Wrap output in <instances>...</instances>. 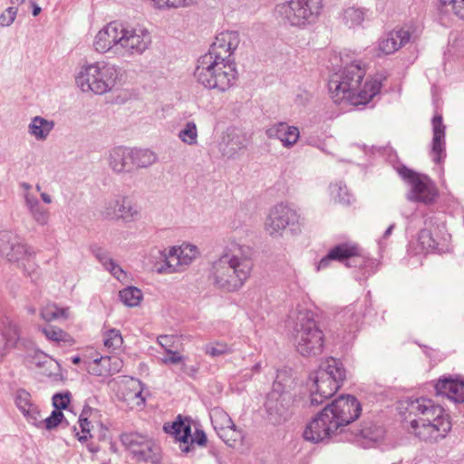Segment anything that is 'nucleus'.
Instances as JSON below:
<instances>
[{
  "mask_svg": "<svg viewBox=\"0 0 464 464\" xmlns=\"http://www.w3.org/2000/svg\"><path fill=\"white\" fill-rule=\"evenodd\" d=\"M151 44V34L144 25L116 20L97 32L92 46L101 54L111 53L117 57L130 59L142 55Z\"/></svg>",
  "mask_w": 464,
  "mask_h": 464,
  "instance_id": "nucleus-1",
  "label": "nucleus"
},
{
  "mask_svg": "<svg viewBox=\"0 0 464 464\" xmlns=\"http://www.w3.org/2000/svg\"><path fill=\"white\" fill-rule=\"evenodd\" d=\"M366 69L360 61H353L343 70L331 75L328 89L335 103L347 101L350 104L365 105L377 95L386 80L382 72L367 79L361 87Z\"/></svg>",
  "mask_w": 464,
  "mask_h": 464,
  "instance_id": "nucleus-2",
  "label": "nucleus"
},
{
  "mask_svg": "<svg viewBox=\"0 0 464 464\" xmlns=\"http://www.w3.org/2000/svg\"><path fill=\"white\" fill-rule=\"evenodd\" d=\"M253 267V249L232 243L212 264L210 279L216 288L227 293L236 292L247 281Z\"/></svg>",
  "mask_w": 464,
  "mask_h": 464,
  "instance_id": "nucleus-3",
  "label": "nucleus"
},
{
  "mask_svg": "<svg viewBox=\"0 0 464 464\" xmlns=\"http://www.w3.org/2000/svg\"><path fill=\"white\" fill-rule=\"evenodd\" d=\"M309 378L312 381L309 405L317 407L337 392L346 378V371L339 360L330 357Z\"/></svg>",
  "mask_w": 464,
  "mask_h": 464,
  "instance_id": "nucleus-4",
  "label": "nucleus"
},
{
  "mask_svg": "<svg viewBox=\"0 0 464 464\" xmlns=\"http://www.w3.org/2000/svg\"><path fill=\"white\" fill-rule=\"evenodd\" d=\"M194 77L205 88L224 92L236 83L237 72L234 62H223L211 55H201L198 59Z\"/></svg>",
  "mask_w": 464,
  "mask_h": 464,
  "instance_id": "nucleus-5",
  "label": "nucleus"
},
{
  "mask_svg": "<svg viewBox=\"0 0 464 464\" xmlns=\"http://www.w3.org/2000/svg\"><path fill=\"white\" fill-rule=\"evenodd\" d=\"M119 80L120 68L106 61L82 65L76 76V83L82 92L99 95L112 91Z\"/></svg>",
  "mask_w": 464,
  "mask_h": 464,
  "instance_id": "nucleus-6",
  "label": "nucleus"
},
{
  "mask_svg": "<svg viewBox=\"0 0 464 464\" xmlns=\"http://www.w3.org/2000/svg\"><path fill=\"white\" fill-rule=\"evenodd\" d=\"M295 346L302 356H317L324 351V334L309 311L298 313Z\"/></svg>",
  "mask_w": 464,
  "mask_h": 464,
  "instance_id": "nucleus-7",
  "label": "nucleus"
},
{
  "mask_svg": "<svg viewBox=\"0 0 464 464\" xmlns=\"http://www.w3.org/2000/svg\"><path fill=\"white\" fill-rule=\"evenodd\" d=\"M163 263L155 264L158 274H173L184 271L199 256L198 248L192 244L183 243L160 251Z\"/></svg>",
  "mask_w": 464,
  "mask_h": 464,
  "instance_id": "nucleus-8",
  "label": "nucleus"
},
{
  "mask_svg": "<svg viewBox=\"0 0 464 464\" xmlns=\"http://www.w3.org/2000/svg\"><path fill=\"white\" fill-rule=\"evenodd\" d=\"M104 219L130 224L138 222L141 217V207L130 195L118 194L107 200L101 210Z\"/></svg>",
  "mask_w": 464,
  "mask_h": 464,
  "instance_id": "nucleus-9",
  "label": "nucleus"
},
{
  "mask_svg": "<svg viewBox=\"0 0 464 464\" xmlns=\"http://www.w3.org/2000/svg\"><path fill=\"white\" fill-rule=\"evenodd\" d=\"M400 175L407 180L411 187L407 195L409 200L430 204L437 198V188L428 176L416 173L405 167L400 169Z\"/></svg>",
  "mask_w": 464,
  "mask_h": 464,
  "instance_id": "nucleus-10",
  "label": "nucleus"
},
{
  "mask_svg": "<svg viewBox=\"0 0 464 464\" xmlns=\"http://www.w3.org/2000/svg\"><path fill=\"white\" fill-rule=\"evenodd\" d=\"M332 420L338 424V428L347 426L357 420L362 412V405L353 395H342L331 404L325 406Z\"/></svg>",
  "mask_w": 464,
  "mask_h": 464,
  "instance_id": "nucleus-11",
  "label": "nucleus"
},
{
  "mask_svg": "<svg viewBox=\"0 0 464 464\" xmlns=\"http://www.w3.org/2000/svg\"><path fill=\"white\" fill-rule=\"evenodd\" d=\"M408 411L410 414L418 417L414 420L420 422H433V424L442 421H450V416L445 410L439 404L428 398H418L409 403Z\"/></svg>",
  "mask_w": 464,
  "mask_h": 464,
  "instance_id": "nucleus-12",
  "label": "nucleus"
},
{
  "mask_svg": "<svg viewBox=\"0 0 464 464\" xmlns=\"http://www.w3.org/2000/svg\"><path fill=\"white\" fill-rule=\"evenodd\" d=\"M325 407L307 424L304 438L306 440L319 442L329 439L338 430V424L332 420Z\"/></svg>",
  "mask_w": 464,
  "mask_h": 464,
  "instance_id": "nucleus-13",
  "label": "nucleus"
},
{
  "mask_svg": "<svg viewBox=\"0 0 464 464\" xmlns=\"http://www.w3.org/2000/svg\"><path fill=\"white\" fill-rule=\"evenodd\" d=\"M123 442L140 459L158 464L161 459L160 448L151 440L138 434L126 435Z\"/></svg>",
  "mask_w": 464,
  "mask_h": 464,
  "instance_id": "nucleus-14",
  "label": "nucleus"
},
{
  "mask_svg": "<svg viewBox=\"0 0 464 464\" xmlns=\"http://www.w3.org/2000/svg\"><path fill=\"white\" fill-rule=\"evenodd\" d=\"M0 252L10 262H19L34 255L31 246L9 231L0 232Z\"/></svg>",
  "mask_w": 464,
  "mask_h": 464,
  "instance_id": "nucleus-15",
  "label": "nucleus"
},
{
  "mask_svg": "<svg viewBox=\"0 0 464 464\" xmlns=\"http://www.w3.org/2000/svg\"><path fill=\"white\" fill-rule=\"evenodd\" d=\"M323 9V0H292V26L314 24Z\"/></svg>",
  "mask_w": 464,
  "mask_h": 464,
  "instance_id": "nucleus-16",
  "label": "nucleus"
},
{
  "mask_svg": "<svg viewBox=\"0 0 464 464\" xmlns=\"http://www.w3.org/2000/svg\"><path fill=\"white\" fill-rule=\"evenodd\" d=\"M240 43L238 33L235 31H225L219 33L209 51L204 55L213 56V58L223 62H233L231 55L237 48Z\"/></svg>",
  "mask_w": 464,
  "mask_h": 464,
  "instance_id": "nucleus-17",
  "label": "nucleus"
},
{
  "mask_svg": "<svg viewBox=\"0 0 464 464\" xmlns=\"http://www.w3.org/2000/svg\"><path fill=\"white\" fill-rule=\"evenodd\" d=\"M211 423L218 435L227 444L232 446L241 438V432L237 429L230 416L221 408L216 407L210 411Z\"/></svg>",
  "mask_w": 464,
  "mask_h": 464,
  "instance_id": "nucleus-18",
  "label": "nucleus"
},
{
  "mask_svg": "<svg viewBox=\"0 0 464 464\" xmlns=\"http://www.w3.org/2000/svg\"><path fill=\"white\" fill-rule=\"evenodd\" d=\"M411 432L415 437L425 442L434 443L444 439L451 430V421H442L433 424V422H420L419 420H411Z\"/></svg>",
  "mask_w": 464,
  "mask_h": 464,
  "instance_id": "nucleus-19",
  "label": "nucleus"
},
{
  "mask_svg": "<svg viewBox=\"0 0 464 464\" xmlns=\"http://www.w3.org/2000/svg\"><path fill=\"white\" fill-rule=\"evenodd\" d=\"M142 391L140 381L131 377H123L119 382L117 396L130 409H137L142 407L145 402Z\"/></svg>",
  "mask_w": 464,
  "mask_h": 464,
  "instance_id": "nucleus-20",
  "label": "nucleus"
},
{
  "mask_svg": "<svg viewBox=\"0 0 464 464\" xmlns=\"http://www.w3.org/2000/svg\"><path fill=\"white\" fill-rule=\"evenodd\" d=\"M360 256V248L356 244L342 243L333 246L326 256L321 258L317 265V270L327 268L333 261L344 263L346 266H352L349 259Z\"/></svg>",
  "mask_w": 464,
  "mask_h": 464,
  "instance_id": "nucleus-21",
  "label": "nucleus"
},
{
  "mask_svg": "<svg viewBox=\"0 0 464 464\" xmlns=\"http://www.w3.org/2000/svg\"><path fill=\"white\" fill-rule=\"evenodd\" d=\"M247 139L246 134L235 127L227 128L219 143V150L228 159L234 158L240 150L246 149Z\"/></svg>",
  "mask_w": 464,
  "mask_h": 464,
  "instance_id": "nucleus-22",
  "label": "nucleus"
},
{
  "mask_svg": "<svg viewBox=\"0 0 464 464\" xmlns=\"http://www.w3.org/2000/svg\"><path fill=\"white\" fill-rule=\"evenodd\" d=\"M20 340V328L11 319H0V359L15 348Z\"/></svg>",
  "mask_w": 464,
  "mask_h": 464,
  "instance_id": "nucleus-23",
  "label": "nucleus"
},
{
  "mask_svg": "<svg viewBox=\"0 0 464 464\" xmlns=\"http://www.w3.org/2000/svg\"><path fill=\"white\" fill-rule=\"evenodd\" d=\"M85 369L89 373L96 376H110L119 372L123 362L118 356H101L91 362H84Z\"/></svg>",
  "mask_w": 464,
  "mask_h": 464,
  "instance_id": "nucleus-24",
  "label": "nucleus"
},
{
  "mask_svg": "<svg viewBox=\"0 0 464 464\" xmlns=\"http://www.w3.org/2000/svg\"><path fill=\"white\" fill-rule=\"evenodd\" d=\"M131 149L115 147L109 151L107 161L110 169L116 174L130 173L133 171Z\"/></svg>",
  "mask_w": 464,
  "mask_h": 464,
  "instance_id": "nucleus-25",
  "label": "nucleus"
},
{
  "mask_svg": "<svg viewBox=\"0 0 464 464\" xmlns=\"http://www.w3.org/2000/svg\"><path fill=\"white\" fill-rule=\"evenodd\" d=\"M290 208L287 203L275 206L266 220V230L271 236L280 235L289 224Z\"/></svg>",
  "mask_w": 464,
  "mask_h": 464,
  "instance_id": "nucleus-26",
  "label": "nucleus"
},
{
  "mask_svg": "<svg viewBox=\"0 0 464 464\" xmlns=\"http://www.w3.org/2000/svg\"><path fill=\"white\" fill-rule=\"evenodd\" d=\"M411 40V33L404 28L392 30L379 42V51L382 54H392Z\"/></svg>",
  "mask_w": 464,
  "mask_h": 464,
  "instance_id": "nucleus-27",
  "label": "nucleus"
},
{
  "mask_svg": "<svg viewBox=\"0 0 464 464\" xmlns=\"http://www.w3.org/2000/svg\"><path fill=\"white\" fill-rule=\"evenodd\" d=\"M445 125L443 124L442 116L436 114L432 118V145L431 154L433 156V161L435 163H441L446 157L445 152Z\"/></svg>",
  "mask_w": 464,
  "mask_h": 464,
  "instance_id": "nucleus-28",
  "label": "nucleus"
},
{
  "mask_svg": "<svg viewBox=\"0 0 464 464\" xmlns=\"http://www.w3.org/2000/svg\"><path fill=\"white\" fill-rule=\"evenodd\" d=\"M437 394L445 395L455 402L464 401V382L451 377H443L435 384Z\"/></svg>",
  "mask_w": 464,
  "mask_h": 464,
  "instance_id": "nucleus-29",
  "label": "nucleus"
},
{
  "mask_svg": "<svg viewBox=\"0 0 464 464\" xmlns=\"http://www.w3.org/2000/svg\"><path fill=\"white\" fill-rule=\"evenodd\" d=\"M15 404L24 416L32 424L38 423L40 410L31 399V394L25 390H18L15 394Z\"/></svg>",
  "mask_w": 464,
  "mask_h": 464,
  "instance_id": "nucleus-30",
  "label": "nucleus"
},
{
  "mask_svg": "<svg viewBox=\"0 0 464 464\" xmlns=\"http://www.w3.org/2000/svg\"><path fill=\"white\" fill-rule=\"evenodd\" d=\"M32 219L39 226H46L50 221V211L47 208L44 207L36 195H25L24 204Z\"/></svg>",
  "mask_w": 464,
  "mask_h": 464,
  "instance_id": "nucleus-31",
  "label": "nucleus"
},
{
  "mask_svg": "<svg viewBox=\"0 0 464 464\" xmlns=\"http://www.w3.org/2000/svg\"><path fill=\"white\" fill-rule=\"evenodd\" d=\"M97 416L98 411L95 409L87 405L83 407L78 420L82 434L79 432L76 434L81 442H85L88 438L92 437L91 431Z\"/></svg>",
  "mask_w": 464,
  "mask_h": 464,
  "instance_id": "nucleus-32",
  "label": "nucleus"
},
{
  "mask_svg": "<svg viewBox=\"0 0 464 464\" xmlns=\"http://www.w3.org/2000/svg\"><path fill=\"white\" fill-rule=\"evenodd\" d=\"M54 121L41 116H35L28 125V133L36 140H45L54 128Z\"/></svg>",
  "mask_w": 464,
  "mask_h": 464,
  "instance_id": "nucleus-33",
  "label": "nucleus"
},
{
  "mask_svg": "<svg viewBox=\"0 0 464 464\" xmlns=\"http://www.w3.org/2000/svg\"><path fill=\"white\" fill-rule=\"evenodd\" d=\"M133 170L150 167L158 161L157 154L148 149H131Z\"/></svg>",
  "mask_w": 464,
  "mask_h": 464,
  "instance_id": "nucleus-34",
  "label": "nucleus"
},
{
  "mask_svg": "<svg viewBox=\"0 0 464 464\" xmlns=\"http://www.w3.org/2000/svg\"><path fill=\"white\" fill-rule=\"evenodd\" d=\"M421 247L427 251H442L445 238L435 237L430 229H421L418 237Z\"/></svg>",
  "mask_w": 464,
  "mask_h": 464,
  "instance_id": "nucleus-35",
  "label": "nucleus"
},
{
  "mask_svg": "<svg viewBox=\"0 0 464 464\" xmlns=\"http://www.w3.org/2000/svg\"><path fill=\"white\" fill-rule=\"evenodd\" d=\"M367 11V9L362 7L350 6L343 12V22L349 28L360 26L365 19Z\"/></svg>",
  "mask_w": 464,
  "mask_h": 464,
  "instance_id": "nucleus-36",
  "label": "nucleus"
},
{
  "mask_svg": "<svg viewBox=\"0 0 464 464\" xmlns=\"http://www.w3.org/2000/svg\"><path fill=\"white\" fill-rule=\"evenodd\" d=\"M42 332L47 340L56 343L57 344L63 343L71 346L75 343L71 334L56 326L48 325L44 327Z\"/></svg>",
  "mask_w": 464,
  "mask_h": 464,
  "instance_id": "nucleus-37",
  "label": "nucleus"
},
{
  "mask_svg": "<svg viewBox=\"0 0 464 464\" xmlns=\"http://www.w3.org/2000/svg\"><path fill=\"white\" fill-rule=\"evenodd\" d=\"M438 9L441 14L464 20V0H439Z\"/></svg>",
  "mask_w": 464,
  "mask_h": 464,
  "instance_id": "nucleus-38",
  "label": "nucleus"
},
{
  "mask_svg": "<svg viewBox=\"0 0 464 464\" xmlns=\"http://www.w3.org/2000/svg\"><path fill=\"white\" fill-rule=\"evenodd\" d=\"M164 430L168 433L175 435L176 439L183 443H188L191 429L188 424L183 421H174L171 424H165Z\"/></svg>",
  "mask_w": 464,
  "mask_h": 464,
  "instance_id": "nucleus-39",
  "label": "nucleus"
},
{
  "mask_svg": "<svg viewBox=\"0 0 464 464\" xmlns=\"http://www.w3.org/2000/svg\"><path fill=\"white\" fill-rule=\"evenodd\" d=\"M102 342L109 353H115L121 348L123 338L120 330L108 329L102 334Z\"/></svg>",
  "mask_w": 464,
  "mask_h": 464,
  "instance_id": "nucleus-40",
  "label": "nucleus"
},
{
  "mask_svg": "<svg viewBox=\"0 0 464 464\" xmlns=\"http://www.w3.org/2000/svg\"><path fill=\"white\" fill-rule=\"evenodd\" d=\"M266 134L270 139L280 140L285 147H288L290 144V125L286 122H279L271 126L266 130Z\"/></svg>",
  "mask_w": 464,
  "mask_h": 464,
  "instance_id": "nucleus-41",
  "label": "nucleus"
},
{
  "mask_svg": "<svg viewBox=\"0 0 464 464\" xmlns=\"http://www.w3.org/2000/svg\"><path fill=\"white\" fill-rule=\"evenodd\" d=\"M119 296L121 301L130 307L139 305L143 298L141 290L134 286H129L121 290Z\"/></svg>",
  "mask_w": 464,
  "mask_h": 464,
  "instance_id": "nucleus-42",
  "label": "nucleus"
},
{
  "mask_svg": "<svg viewBox=\"0 0 464 464\" xmlns=\"http://www.w3.org/2000/svg\"><path fill=\"white\" fill-rule=\"evenodd\" d=\"M33 360L37 367L44 368L43 374L46 376L54 375L58 370V363L44 353H36Z\"/></svg>",
  "mask_w": 464,
  "mask_h": 464,
  "instance_id": "nucleus-43",
  "label": "nucleus"
},
{
  "mask_svg": "<svg viewBox=\"0 0 464 464\" xmlns=\"http://www.w3.org/2000/svg\"><path fill=\"white\" fill-rule=\"evenodd\" d=\"M41 317L46 322H51L60 318L67 319L69 317V309L59 308L54 304H49L42 308Z\"/></svg>",
  "mask_w": 464,
  "mask_h": 464,
  "instance_id": "nucleus-44",
  "label": "nucleus"
},
{
  "mask_svg": "<svg viewBox=\"0 0 464 464\" xmlns=\"http://www.w3.org/2000/svg\"><path fill=\"white\" fill-rule=\"evenodd\" d=\"M357 437H362L372 441H377L383 436V430L372 422L364 425L355 433Z\"/></svg>",
  "mask_w": 464,
  "mask_h": 464,
  "instance_id": "nucleus-45",
  "label": "nucleus"
},
{
  "mask_svg": "<svg viewBox=\"0 0 464 464\" xmlns=\"http://www.w3.org/2000/svg\"><path fill=\"white\" fill-rule=\"evenodd\" d=\"M179 138L188 145H195L198 142V129L193 121H188L179 132Z\"/></svg>",
  "mask_w": 464,
  "mask_h": 464,
  "instance_id": "nucleus-46",
  "label": "nucleus"
},
{
  "mask_svg": "<svg viewBox=\"0 0 464 464\" xmlns=\"http://www.w3.org/2000/svg\"><path fill=\"white\" fill-rule=\"evenodd\" d=\"M63 418V414L61 411H53L52 414L45 419H42L41 416L38 417V423L34 425L36 427H44L46 430H52L61 423Z\"/></svg>",
  "mask_w": 464,
  "mask_h": 464,
  "instance_id": "nucleus-47",
  "label": "nucleus"
},
{
  "mask_svg": "<svg viewBox=\"0 0 464 464\" xmlns=\"http://www.w3.org/2000/svg\"><path fill=\"white\" fill-rule=\"evenodd\" d=\"M332 194L334 199L342 204L348 205L351 203L352 195H350L347 187L342 184H334L331 186Z\"/></svg>",
  "mask_w": 464,
  "mask_h": 464,
  "instance_id": "nucleus-48",
  "label": "nucleus"
},
{
  "mask_svg": "<svg viewBox=\"0 0 464 464\" xmlns=\"http://www.w3.org/2000/svg\"><path fill=\"white\" fill-rule=\"evenodd\" d=\"M159 9L179 8L188 5L192 0H150Z\"/></svg>",
  "mask_w": 464,
  "mask_h": 464,
  "instance_id": "nucleus-49",
  "label": "nucleus"
},
{
  "mask_svg": "<svg viewBox=\"0 0 464 464\" xmlns=\"http://www.w3.org/2000/svg\"><path fill=\"white\" fill-rule=\"evenodd\" d=\"M161 361L165 364L180 365V371H185L186 364L184 357L179 353L173 352L171 349L167 350L164 357L161 358Z\"/></svg>",
  "mask_w": 464,
  "mask_h": 464,
  "instance_id": "nucleus-50",
  "label": "nucleus"
},
{
  "mask_svg": "<svg viewBox=\"0 0 464 464\" xmlns=\"http://www.w3.org/2000/svg\"><path fill=\"white\" fill-rule=\"evenodd\" d=\"M232 349L225 343H215L206 346V353L211 356H220L230 353Z\"/></svg>",
  "mask_w": 464,
  "mask_h": 464,
  "instance_id": "nucleus-51",
  "label": "nucleus"
},
{
  "mask_svg": "<svg viewBox=\"0 0 464 464\" xmlns=\"http://www.w3.org/2000/svg\"><path fill=\"white\" fill-rule=\"evenodd\" d=\"M189 441L190 445H187L182 448L183 452H189L193 448V443H197L199 446H205L207 443V436L203 430H197L194 436L190 435Z\"/></svg>",
  "mask_w": 464,
  "mask_h": 464,
  "instance_id": "nucleus-52",
  "label": "nucleus"
},
{
  "mask_svg": "<svg viewBox=\"0 0 464 464\" xmlns=\"http://www.w3.org/2000/svg\"><path fill=\"white\" fill-rule=\"evenodd\" d=\"M17 14L16 7H8L6 8L0 15V24L2 26H9L11 25Z\"/></svg>",
  "mask_w": 464,
  "mask_h": 464,
  "instance_id": "nucleus-53",
  "label": "nucleus"
},
{
  "mask_svg": "<svg viewBox=\"0 0 464 464\" xmlns=\"http://www.w3.org/2000/svg\"><path fill=\"white\" fill-rule=\"evenodd\" d=\"M290 3L277 5L275 9V15L279 22L286 24L289 19Z\"/></svg>",
  "mask_w": 464,
  "mask_h": 464,
  "instance_id": "nucleus-54",
  "label": "nucleus"
},
{
  "mask_svg": "<svg viewBox=\"0 0 464 464\" xmlns=\"http://www.w3.org/2000/svg\"><path fill=\"white\" fill-rule=\"evenodd\" d=\"M105 269L108 270L119 281H124L127 278L126 273L114 261H112L111 265H109Z\"/></svg>",
  "mask_w": 464,
  "mask_h": 464,
  "instance_id": "nucleus-55",
  "label": "nucleus"
},
{
  "mask_svg": "<svg viewBox=\"0 0 464 464\" xmlns=\"http://www.w3.org/2000/svg\"><path fill=\"white\" fill-rule=\"evenodd\" d=\"M93 254L95 257L102 264L104 268H106L109 265H111V262L113 261L107 251L104 249L99 247L93 250Z\"/></svg>",
  "mask_w": 464,
  "mask_h": 464,
  "instance_id": "nucleus-56",
  "label": "nucleus"
},
{
  "mask_svg": "<svg viewBox=\"0 0 464 464\" xmlns=\"http://www.w3.org/2000/svg\"><path fill=\"white\" fill-rule=\"evenodd\" d=\"M69 402H70V399L67 394H65V395L55 394L53 397V403L56 409L55 411H60L61 409H65L67 407V405L69 404Z\"/></svg>",
  "mask_w": 464,
  "mask_h": 464,
  "instance_id": "nucleus-57",
  "label": "nucleus"
},
{
  "mask_svg": "<svg viewBox=\"0 0 464 464\" xmlns=\"http://www.w3.org/2000/svg\"><path fill=\"white\" fill-rule=\"evenodd\" d=\"M304 218L296 212L292 213V234L301 232V227L304 225Z\"/></svg>",
  "mask_w": 464,
  "mask_h": 464,
  "instance_id": "nucleus-58",
  "label": "nucleus"
},
{
  "mask_svg": "<svg viewBox=\"0 0 464 464\" xmlns=\"http://www.w3.org/2000/svg\"><path fill=\"white\" fill-rule=\"evenodd\" d=\"M175 339V336L173 335H161L158 338V342L160 345L165 349L167 352L168 349H170L172 347V343Z\"/></svg>",
  "mask_w": 464,
  "mask_h": 464,
  "instance_id": "nucleus-59",
  "label": "nucleus"
},
{
  "mask_svg": "<svg viewBox=\"0 0 464 464\" xmlns=\"http://www.w3.org/2000/svg\"><path fill=\"white\" fill-rule=\"evenodd\" d=\"M309 93L307 92H303L300 94H297L295 97V102L299 105H304L309 101Z\"/></svg>",
  "mask_w": 464,
  "mask_h": 464,
  "instance_id": "nucleus-60",
  "label": "nucleus"
},
{
  "mask_svg": "<svg viewBox=\"0 0 464 464\" xmlns=\"http://www.w3.org/2000/svg\"><path fill=\"white\" fill-rule=\"evenodd\" d=\"M21 188L24 189V193H23V197H24V200L25 201V195L26 194H30V195H34L31 189H32V186L29 184V183H22L21 184Z\"/></svg>",
  "mask_w": 464,
  "mask_h": 464,
  "instance_id": "nucleus-61",
  "label": "nucleus"
},
{
  "mask_svg": "<svg viewBox=\"0 0 464 464\" xmlns=\"http://www.w3.org/2000/svg\"><path fill=\"white\" fill-rule=\"evenodd\" d=\"M40 197H41V199L45 203V204H51L53 202V198L51 197V195L45 193V192H41L40 193Z\"/></svg>",
  "mask_w": 464,
  "mask_h": 464,
  "instance_id": "nucleus-62",
  "label": "nucleus"
},
{
  "mask_svg": "<svg viewBox=\"0 0 464 464\" xmlns=\"http://www.w3.org/2000/svg\"><path fill=\"white\" fill-rule=\"evenodd\" d=\"M354 308L353 306L346 307V309L343 311V316H354Z\"/></svg>",
  "mask_w": 464,
  "mask_h": 464,
  "instance_id": "nucleus-63",
  "label": "nucleus"
},
{
  "mask_svg": "<svg viewBox=\"0 0 464 464\" xmlns=\"http://www.w3.org/2000/svg\"><path fill=\"white\" fill-rule=\"evenodd\" d=\"M291 133H292V136H295V139L294 140H292V146H293L299 138V130L296 127L292 126Z\"/></svg>",
  "mask_w": 464,
  "mask_h": 464,
  "instance_id": "nucleus-64",
  "label": "nucleus"
}]
</instances>
